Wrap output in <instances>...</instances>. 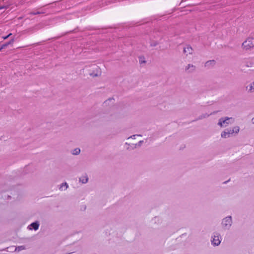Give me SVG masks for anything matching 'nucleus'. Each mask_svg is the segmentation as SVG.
<instances>
[{
    "label": "nucleus",
    "instance_id": "1",
    "mask_svg": "<svg viewBox=\"0 0 254 254\" xmlns=\"http://www.w3.org/2000/svg\"><path fill=\"white\" fill-rule=\"evenodd\" d=\"M233 220L231 216H227L222 219L221 223V226L223 230H229L232 226Z\"/></svg>",
    "mask_w": 254,
    "mask_h": 254
},
{
    "label": "nucleus",
    "instance_id": "2",
    "mask_svg": "<svg viewBox=\"0 0 254 254\" xmlns=\"http://www.w3.org/2000/svg\"><path fill=\"white\" fill-rule=\"evenodd\" d=\"M239 130L240 128L238 126L234 127L232 129L227 128L221 132V136L222 138H227L230 137L234 133H238Z\"/></svg>",
    "mask_w": 254,
    "mask_h": 254
},
{
    "label": "nucleus",
    "instance_id": "3",
    "mask_svg": "<svg viewBox=\"0 0 254 254\" xmlns=\"http://www.w3.org/2000/svg\"><path fill=\"white\" fill-rule=\"evenodd\" d=\"M242 48L245 50H249L254 48V39L248 38L243 43Z\"/></svg>",
    "mask_w": 254,
    "mask_h": 254
},
{
    "label": "nucleus",
    "instance_id": "4",
    "mask_svg": "<svg viewBox=\"0 0 254 254\" xmlns=\"http://www.w3.org/2000/svg\"><path fill=\"white\" fill-rule=\"evenodd\" d=\"M222 241V237L218 232H214L211 237V244L214 246H219Z\"/></svg>",
    "mask_w": 254,
    "mask_h": 254
},
{
    "label": "nucleus",
    "instance_id": "5",
    "mask_svg": "<svg viewBox=\"0 0 254 254\" xmlns=\"http://www.w3.org/2000/svg\"><path fill=\"white\" fill-rule=\"evenodd\" d=\"M230 120L234 121L232 118H221L218 121V125L221 127H226L230 124Z\"/></svg>",
    "mask_w": 254,
    "mask_h": 254
},
{
    "label": "nucleus",
    "instance_id": "6",
    "mask_svg": "<svg viewBox=\"0 0 254 254\" xmlns=\"http://www.w3.org/2000/svg\"><path fill=\"white\" fill-rule=\"evenodd\" d=\"M195 69V66L192 64H189L185 67V70L189 73L193 72Z\"/></svg>",
    "mask_w": 254,
    "mask_h": 254
},
{
    "label": "nucleus",
    "instance_id": "7",
    "mask_svg": "<svg viewBox=\"0 0 254 254\" xmlns=\"http://www.w3.org/2000/svg\"><path fill=\"white\" fill-rule=\"evenodd\" d=\"M39 223L38 221L32 223L29 226L28 228L29 229L32 230L33 229L34 230H37L38 229L39 227Z\"/></svg>",
    "mask_w": 254,
    "mask_h": 254
},
{
    "label": "nucleus",
    "instance_id": "8",
    "mask_svg": "<svg viewBox=\"0 0 254 254\" xmlns=\"http://www.w3.org/2000/svg\"><path fill=\"white\" fill-rule=\"evenodd\" d=\"M246 90L249 93H252L254 92V81L251 83L249 85L246 87Z\"/></svg>",
    "mask_w": 254,
    "mask_h": 254
},
{
    "label": "nucleus",
    "instance_id": "9",
    "mask_svg": "<svg viewBox=\"0 0 254 254\" xmlns=\"http://www.w3.org/2000/svg\"><path fill=\"white\" fill-rule=\"evenodd\" d=\"M89 74L92 77H97L101 75V71L98 67H96L95 72L90 73Z\"/></svg>",
    "mask_w": 254,
    "mask_h": 254
},
{
    "label": "nucleus",
    "instance_id": "10",
    "mask_svg": "<svg viewBox=\"0 0 254 254\" xmlns=\"http://www.w3.org/2000/svg\"><path fill=\"white\" fill-rule=\"evenodd\" d=\"M192 51L193 50L192 48L189 46H187L184 48V53L187 55L189 54H191L192 53Z\"/></svg>",
    "mask_w": 254,
    "mask_h": 254
},
{
    "label": "nucleus",
    "instance_id": "11",
    "mask_svg": "<svg viewBox=\"0 0 254 254\" xmlns=\"http://www.w3.org/2000/svg\"><path fill=\"white\" fill-rule=\"evenodd\" d=\"M88 181V177L86 174L83 175L79 178V182L83 184L87 183Z\"/></svg>",
    "mask_w": 254,
    "mask_h": 254
},
{
    "label": "nucleus",
    "instance_id": "12",
    "mask_svg": "<svg viewBox=\"0 0 254 254\" xmlns=\"http://www.w3.org/2000/svg\"><path fill=\"white\" fill-rule=\"evenodd\" d=\"M215 64V61L214 60H210L205 63V66L209 68L214 66Z\"/></svg>",
    "mask_w": 254,
    "mask_h": 254
},
{
    "label": "nucleus",
    "instance_id": "13",
    "mask_svg": "<svg viewBox=\"0 0 254 254\" xmlns=\"http://www.w3.org/2000/svg\"><path fill=\"white\" fill-rule=\"evenodd\" d=\"M114 103V99L112 98H110L106 100L104 102V106H107L108 105H109V103Z\"/></svg>",
    "mask_w": 254,
    "mask_h": 254
},
{
    "label": "nucleus",
    "instance_id": "14",
    "mask_svg": "<svg viewBox=\"0 0 254 254\" xmlns=\"http://www.w3.org/2000/svg\"><path fill=\"white\" fill-rule=\"evenodd\" d=\"M80 153V149L79 148H76L72 150L71 153L74 155H77Z\"/></svg>",
    "mask_w": 254,
    "mask_h": 254
},
{
    "label": "nucleus",
    "instance_id": "15",
    "mask_svg": "<svg viewBox=\"0 0 254 254\" xmlns=\"http://www.w3.org/2000/svg\"><path fill=\"white\" fill-rule=\"evenodd\" d=\"M14 39H12L10 41H9L7 43H6L4 44H3L1 47H2V48L3 49H4L7 46H8L9 45H12L13 42H14Z\"/></svg>",
    "mask_w": 254,
    "mask_h": 254
},
{
    "label": "nucleus",
    "instance_id": "16",
    "mask_svg": "<svg viewBox=\"0 0 254 254\" xmlns=\"http://www.w3.org/2000/svg\"><path fill=\"white\" fill-rule=\"evenodd\" d=\"M68 187V184L66 183H63L61 185L60 190H63V188H64V190H66Z\"/></svg>",
    "mask_w": 254,
    "mask_h": 254
},
{
    "label": "nucleus",
    "instance_id": "17",
    "mask_svg": "<svg viewBox=\"0 0 254 254\" xmlns=\"http://www.w3.org/2000/svg\"><path fill=\"white\" fill-rule=\"evenodd\" d=\"M25 249V247L23 246H19L17 247H16L15 249V251L19 252L21 250H23Z\"/></svg>",
    "mask_w": 254,
    "mask_h": 254
},
{
    "label": "nucleus",
    "instance_id": "18",
    "mask_svg": "<svg viewBox=\"0 0 254 254\" xmlns=\"http://www.w3.org/2000/svg\"><path fill=\"white\" fill-rule=\"evenodd\" d=\"M211 114H212L211 113L210 114H203V115L200 116L199 117V119H204V118H207V117H208Z\"/></svg>",
    "mask_w": 254,
    "mask_h": 254
},
{
    "label": "nucleus",
    "instance_id": "19",
    "mask_svg": "<svg viewBox=\"0 0 254 254\" xmlns=\"http://www.w3.org/2000/svg\"><path fill=\"white\" fill-rule=\"evenodd\" d=\"M44 12L43 11H37L36 12H31L30 13L31 14H32V15H36V14H41V13H43Z\"/></svg>",
    "mask_w": 254,
    "mask_h": 254
},
{
    "label": "nucleus",
    "instance_id": "20",
    "mask_svg": "<svg viewBox=\"0 0 254 254\" xmlns=\"http://www.w3.org/2000/svg\"><path fill=\"white\" fill-rule=\"evenodd\" d=\"M253 64L251 62H250V63H247V64H246L247 66H248V67H252V66H253Z\"/></svg>",
    "mask_w": 254,
    "mask_h": 254
},
{
    "label": "nucleus",
    "instance_id": "21",
    "mask_svg": "<svg viewBox=\"0 0 254 254\" xmlns=\"http://www.w3.org/2000/svg\"><path fill=\"white\" fill-rule=\"evenodd\" d=\"M7 8H8V6H0V9H7Z\"/></svg>",
    "mask_w": 254,
    "mask_h": 254
},
{
    "label": "nucleus",
    "instance_id": "22",
    "mask_svg": "<svg viewBox=\"0 0 254 254\" xmlns=\"http://www.w3.org/2000/svg\"><path fill=\"white\" fill-rule=\"evenodd\" d=\"M143 142V140H140V141H139L137 143V144H136V145L140 146V145L142 144V142Z\"/></svg>",
    "mask_w": 254,
    "mask_h": 254
},
{
    "label": "nucleus",
    "instance_id": "23",
    "mask_svg": "<svg viewBox=\"0 0 254 254\" xmlns=\"http://www.w3.org/2000/svg\"><path fill=\"white\" fill-rule=\"evenodd\" d=\"M12 34L11 33H10L8 35H7L6 36H4V37H2V38L3 39H6L8 37H9L10 35H11Z\"/></svg>",
    "mask_w": 254,
    "mask_h": 254
},
{
    "label": "nucleus",
    "instance_id": "24",
    "mask_svg": "<svg viewBox=\"0 0 254 254\" xmlns=\"http://www.w3.org/2000/svg\"><path fill=\"white\" fill-rule=\"evenodd\" d=\"M139 62L140 63H145V61H143V60H141V59H140L139 60Z\"/></svg>",
    "mask_w": 254,
    "mask_h": 254
},
{
    "label": "nucleus",
    "instance_id": "25",
    "mask_svg": "<svg viewBox=\"0 0 254 254\" xmlns=\"http://www.w3.org/2000/svg\"><path fill=\"white\" fill-rule=\"evenodd\" d=\"M2 49H3V48H2V47L0 46V51H1Z\"/></svg>",
    "mask_w": 254,
    "mask_h": 254
},
{
    "label": "nucleus",
    "instance_id": "26",
    "mask_svg": "<svg viewBox=\"0 0 254 254\" xmlns=\"http://www.w3.org/2000/svg\"><path fill=\"white\" fill-rule=\"evenodd\" d=\"M252 122L253 124H254V118L252 119Z\"/></svg>",
    "mask_w": 254,
    "mask_h": 254
},
{
    "label": "nucleus",
    "instance_id": "27",
    "mask_svg": "<svg viewBox=\"0 0 254 254\" xmlns=\"http://www.w3.org/2000/svg\"><path fill=\"white\" fill-rule=\"evenodd\" d=\"M136 135H133L132 136H131V137H133L134 138V137Z\"/></svg>",
    "mask_w": 254,
    "mask_h": 254
}]
</instances>
